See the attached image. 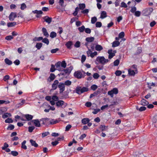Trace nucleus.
<instances>
[{
    "label": "nucleus",
    "instance_id": "59",
    "mask_svg": "<svg viewBox=\"0 0 157 157\" xmlns=\"http://www.w3.org/2000/svg\"><path fill=\"white\" fill-rule=\"evenodd\" d=\"M102 24L100 22H97L96 23V27L100 28Z\"/></svg>",
    "mask_w": 157,
    "mask_h": 157
},
{
    "label": "nucleus",
    "instance_id": "18",
    "mask_svg": "<svg viewBox=\"0 0 157 157\" xmlns=\"http://www.w3.org/2000/svg\"><path fill=\"white\" fill-rule=\"evenodd\" d=\"M30 142L32 146L35 147H37L38 146V144L36 143L35 140L31 139L30 140Z\"/></svg>",
    "mask_w": 157,
    "mask_h": 157
},
{
    "label": "nucleus",
    "instance_id": "25",
    "mask_svg": "<svg viewBox=\"0 0 157 157\" xmlns=\"http://www.w3.org/2000/svg\"><path fill=\"white\" fill-rule=\"evenodd\" d=\"M55 65L57 69L59 71H61L60 66H61V62H58Z\"/></svg>",
    "mask_w": 157,
    "mask_h": 157
},
{
    "label": "nucleus",
    "instance_id": "56",
    "mask_svg": "<svg viewBox=\"0 0 157 157\" xmlns=\"http://www.w3.org/2000/svg\"><path fill=\"white\" fill-rule=\"evenodd\" d=\"M67 66L66 63L65 61H63L61 62V66L64 68H65Z\"/></svg>",
    "mask_w": 157,
    "mask_h": 157
},
{
    "label": "nucleus",
    "instance_id": "35",
    "mask_svg": "<svg viewBox=\"0 0 157 157\" xmlns=\"http://www.w3.org/2000/svg\"><path fill=\"white\" fill-rule=\"evenodd\" d=\"M110 51H108V52L109 54L108 58L109 59H111L115 56V54L113 53H112V52H110Z\"/></svg>",
    "mask_w": 157,
    "mask_h": 157
},
{
    "label": "nucleus",
    "instance_id": "22",
    "mask_svg": "<svg viewBox=\"0 0 157 157\" xmlns=\"http://www.w3.org/2000/svg\"><path fill=\"white\" fill-rule=\"evenodd\" d=\"M148 104V102L144 99H142L141 101V104L145 106Z\"/></svg>",
    "mask_w": 157,
    "mask_h": 157
},
{
    "label": "nucleus",
    "instance_id": "14",
    "mask_svg": "<svg viewBox=\"0 0 157 157\" xmlns=\"http://www.w3.org/2000/svg\"><path fill=\"white\" fill-rule=\"evenodd\" d=\"M42 32L43 34L44 35L48 37L49 36V35L48 33V32L46 29L44 27H43L42 29Z\"/></svg>",
    "mask_w": 157,
    "mask_h": 157
},
{
    "label": "nucleus",
    "instance_id": "12",
    "mask_svg": "<svg viewBox=\"0 0 157 157\" xmlns=\"http://www.w3.org/2000/svg\"><path fill=\"white\" fill-rule=\"evenodd\" d=\"M41 121H42V124L47 125L50 123V119L48 118H43L40 120Z\"/></svg>",
    "mask_w": 157,
    "mask_h": 157
},
{
    "label": "nucleus",
    "instance_id": "13",
    "mask_svg": "<svg viewBox=\"0 0 157 157\" xmlns=\"http://www.w3.org/2000/svg\"><path fill=\"white\" fill-rule=\"evenodd\" d=\"M35 126L39 127L40 126V124L39 121L38 119H35L32 120Z\"/></svg>",
    "mask_w": 157,
    "mask_h": 157
},
{
    "label": "nucleus",
    "instance_id": "46",
    "mask_svg": "<svg viewBox=\"0 0 157 157\" xmlns=\"http://www.w3.org/2000/svg\"><path fill=\"white\" fill-rule=\"evenodd\" d=\"M74 143L75 144H76L77 143V142L74 139H73L72 141H71L68 144V146L69 147L71 146Z\"/></svg>",
    "mask_w": 157,
    "mask_h": 157
},
{
    "label": "nucleus",
    "instance_id": "44",
    "mask_svg": "<svg viewBox=\"0 0 157 157\" xmlns=\"http://www.w3.org/2000/svg\"><path fill=\"white\" fill-rule=\"evenodd\" d=\"M97 21V17H94L91 18V23L94 24L95 23V22Z\"/></svg>",
    "mask_w": 157,
    "mask_h": 157
},
{
    "label": "nucleus",
    "instance_id": "8",
    "mask_svg": "<svg viewBox=\"0 0 157 157\" xmlns=\"http://www.w3.org/2000/svg\"><path fill=\"white\" fill-rule=\"evenodd\" d=\"M59 83V82L58 80H55L52 86V90H56L58 87Z\"/></svg>",
    "mask_w": 157,
    "mask_h": 157
},
{
    "label": "nucleus",
    "instance_id": "32",
    "mask_svg": "<svg viewBox=\"0 0 157 157\" xmlns=\"http://www.w3.org/2000/svg\"><path fill=\"white\" fill-rule=\"evenodd\" d=\"M94 37H89L86 38V41L89 42H91L94 41Z\"/></svg>",
    "mask_w": 157,
    "mask_h": 157
},
{
    "label": "nucleus",
    "instance_id": "55",
    "mask_svg": "<svg viewBox=\"0 0 157 157\" xmlns=\"http://www.w3.org/2000/svg\"><path fill=\"white\" fill-rule=\"evenodd\" d=\"M122 74L121 71L119 70H117L115 72V74L117 76H120Z\"/></svg>",
    "mask_w": 157,
    "mask_h": 157
},
{
    "label": "nucleus",
    "instance_id": "15",
    "mask_svg": "<svg viewBox=\"0 0 157 157\" xmlns=\"http://www.w3.org/2000/svg\"><path fill=\"white\" fill-rule=\"evenodd\" d=\"M73 43L72 41H69L67 42L65 44L67 48L69 49L71 48V46L72 45Z\"/></svg>",
    "mask_w": 157,
    "mask_h": 157
},
{
    "label": "nucleus",
    "instance_id": "11",
    "mask_svg": "<svg viewBox=\"0 0 157 157\" xmlns=\"http://www.w3.org/2000/svg\"><path fill=\"white\" fill-rule=\"evenodd\" d=\"M128 74L129 75L131 76H134L136 74L138 73V71H136L133 70L128 69Z\"/></svg>",
    "mask_w": 157,
    "mask_h": 157
},
{
    "label": "nucleus",
    "instance_id": "28",
    "mask_svg": "<svg viewBox=\"0 0 157 157\" xmlns=\"http://www.w3.org/2000/svg\"><path fill=\"white\" fill-rule=\"evenodd\" d=\"M79 8L81 10H83L86 7V6L84 3L79 4L78 5Z\"/></svg>",
    "mask_w": 157,
    "mask_h": 157
},
{
    "label": "nucleus",
    "instance_id": "42",
    "mask_svg": "<svg viewBox=\"0 0 157 157\" xmlns=\"http://www.w3.org/2000/svg\"><path fill=\"white\" fill-rule=\"evenodd\" d=\"M5 122L6 123H12L13 122V121L11 118H8L5 120Z\"/></svg>",
    "mask_w": 157,
    "mask_h": 157
},
{
    "label": "nucleus",
    "instance_id": "21",
    "mask_svg": "<svg viewBox=\"0 0 157 157\" xmlns=\"http://www.w3.org/2000/svg\"><path fill=\"white\" fill-rule=\"evenodd\" d=\"M95 49L97 51H100L103 49V48L101 45L98 44L95 46Z\"/></svg>",
    "mask_w": 157,
    "mask_h": 157
},
{
    "label": "nucleus",
    "instance_id": "36",
    "mask_svg": "<svg viewBox=\"0 0 157 157\" xmlns=\"http://www.w3.org/2000/svg\"><path fill=\"white\" fill-rule=\"evenodd\" d=\"M56 33L55 32H52L51 33L50 36L51 38H53L56 37Z\"/></svg>",
    "mask_w": 157,
    "mask_h": 157
},
{
    "label": "nucleus",
    "instance_id": "31",
    "mask_svg": "<svg viewBox=\"0 0 157 157\" xmlns=\"http://www.w3.org/2000/svg\"><path fill=\"white\" fill-rule=\"evenodd\" d=\"M16 24V23L15 22H9L7 24V25L8 27H13Z\"/></svg>",
    "mask_w": 157,
    "mask_h": 157
},
{
    "label": "nucleus",
    "instance_id": "51",
    "mask_svg": "<svg viewBox=\"0 0 157 157\" xmlns=\"http://www.w3.org/2000/svg\"><path fill=\"white\" fill-rule=\"evenodd\" d=\"M9 147L8 144L6 143H5L4 144L3 147H2V149L3 150H5Z\"/></svg>",
    "mask_w": 157,
    "mask_h": 157
},
{
    "label": "nucleus",
    "instance_id": "41",
    "mask_svg": "<svg viewBox=\"0 0 157 157\" xmlns=\"http://www.w3.org/2000/svg\"><path fill=\"white\" fill-rule=\"evenodd\" d=\"M42 42L46 44L47 45H48L49 43V40L47 38H45L44 39H43Z\"/></svg>",
    "mask_w": 157,
    "mask_h": 157
},
{
    "label": "nucleus",
    "instance_id": "17",
    "mask_svg": "<svg viewBox=\"0 0 157 157\" xmlns=\"http://www.w3.org/2000/svg\"><path fill=\"white\" fill-rule=\"evenodd\" d=\"M64 103L63 101L60 100L56 103V105L58 107H61L63 105Z\"/></svg>",
    "mask_w": 157,
    "mask_h": 157
},
{
    "label": "nucleus",
    "instance_id": "7",
    "mask_svg": "<svg viewBox=\"0 0 157 157\" xmlns=\"http://www.w3.org/2000/svg\"><path fill=\"white\" fill-rule=\"evenodd\" d=\"M58 87L59 88V93L60 94L62 93L65 90V86L63 83L59 82L58 85Z\"/></svg>",
    "mask_w": 157,
    "mask_h": 157
},
{
    "label": "nucleus",
    "instance_id": "10",
    "mask_svg": "<svg viewBox=\"0 0 157 157\" xmlns=\"http://www.w3.org/2000/svg\"><path fill=\"white\" fill-rule=\"evenodd\" d=\"M44 21L46 22L48 24H50L52 21V18L51 17H49L48 16H45L43 18Z\"/></svg>",
    "mask_w": 157,
    "mask_h": 157
},
{
    "label": "nucleus",
    "instance_id": "27",
    "mask_svg": "<svg viewBox=\"0 0 157 157\" xmlns=\"http://www.w3.org/2000/svg\"><path fill=\"white\" fill-rule=\"evenodd\" d=\"M146 107L144 106H141L140 108H139V107L137 106H136V109L137 110H139L140 111H144L146 109Z\"/></svg>",
    "mask_w": 157,
    "mask_h": 157
},
{
    "label": "nucleus",
    "instance_id": "6",
    "mask_svg": "<svg viewBox=\"0 0 157 157\" xmlns=\"http://www.w3.org/2000/svg\"><path fill=\"white\" fill-rule=\"evenodd\" d=\"M118 90L117 88H113L112 90L109 91L108 94L109 95H110L111 97L113 98V94H118Z\"/></svg>",
    "mask_w": 157,
    "mask_h": 157
},
{
    "label": "nucleus",
    "instance_id": "57",
    "mask_svg": "<svg viewBox=\"0 0 157 157\" xmlns=\"http://www.w3.org/2000/svg\"><path fill=\"white\" fill-rule=\"evenodd\" d=\"M91 89L93 90H95L98 88V86L95 84L92 85L91 86Z\"/></svg>",
    "mask_w": 157,
    "mask_h": 157
},
{
    "label": "nucleus",
    "instance_id": "19",
    "mask_svg": "<svg viewBox=\"0 0 157 157\" xmlns=\"http://www.w3.org/2000/svg\"><path fill=\"white\" fill-rule=\"evenodd\" d=\"M25 116L27 120L28 121L31 120L33 117V116L32 115L29 114L25 115Z\"/></svg>",
    "mask_w": 157,
    "mask_h": 157
},
{
    "label": "nucleus",
    "instance_id": "3",
    "mask_svg": "<svg viewBox=\"0 0 157 157\" xmlns=\"http://www.w3.org/2000/svg\"><path fill=\"white\" fill-rule=\"evenodd\" d=\"M73 75L75 78L77 79H80L84 77L86 75V72L83 71L79 70L75 71Z\"/></svg>",
    "mask_w": 157,
    "mask_h": 157
},
{
    "label": "nucleus",
    "instance_id": "30",
    "mask_svg": "<svg viewBox=\"0 0 157 157\" xmlns=\"http://www.w3.org/2000/svg\"><path fill=\"white\" fill-rule=\"evenodd\" d=\"M157 118V117H154L153 119V122L154 125L155 127H157V120L156 119Z\"/></svg>",
    "mask_w": 157,
    "mask_h": 157
},
{
    "label": "nucleus",
    "instance_id": "43",
    "mask_svg": "<svg viewBox=\"0 0 157 157\" xmlns=\"http://www.w3.org/2000/svg\"><path fill=\"white\" fill-rule=\"evenodd\" d=\"M85 27L84 25H82L81 27H79L78 28V30L81 33L83 32L84 30H85Z\"/></svg>",
    "mask_w": 157,
    "mask_h": 157
},
{
    "label": "nucleus",
    "instance_id": "23",
    "mask_svg": "<svg viewBox=\"0 0 157 157\" xmlns=\"http://www.w3.org/2000/svg\"><path fill=\"white\" fill-rule=\"evenodd\" d=\"M107 13L105 11H102L101 12L100 16V18L103 19L107 17Z\"/></svg>",
    "mask_w": 157,
    "mask_h": 157
},
{
    "label": "nucleus",
    "instance_id": "38",
    "mask_svg": "<svg viewBox=\"0 0 157 157\" xmlns=\"http://www.w3.org/2000/svg\"><path fill=\"white\" fill-rule=\"evenodd\" d=\"M42 44L41 43H38L36 44V47L38 50L40 49L42 47Z\"/></svg>",
    "mask_w": 157,
    "mask_h": 157
},
{
    "label": "nucleus",
    "instance_id": "48",
    "mask_svg": "<svg viewBox=\"0 0 157 157\" xmlns=\"http://www.w3.org/2000/svg\"><path fill=\"white\" fill-rule=\"evenodd\" d=\"M80 43L79 41H77L74 44V46L77 48L80 47Z\"/></svg>",
    "mask_w": 157,
    "mask_h": 157
},
{
    "label": "nucleus",
    "instance_id": "2",
    "mask_svg": "<svg viewBox=\"0 0 157 157\" xmlns=\"http://www.w3.org/2000/svg\"><path fill=\"white\" fill-rule=\"evenodd\" d=\"M73 69V67L72 66H70L68 68L63 69L61 70L60 73L58 74V75L59 76H63V77H67V75L68 76L71 73V71Z\"/></svg>",
    "mask_w": 157,
    "mask_h": 157
},
{
    "label": "nucleus",
    "instance_id": "33",
    "mask_svg": "<svg viewBox=\"0 0 157 157\" xmlns=\"http://www.w3.org/2000/svg\"><path fill=\"white\" fill-rule=\"evenodd\" d=\"M130 69L133 70H134L136 71H138L137 66L136 64H133L130 67Z\"/></svg>",
    "mask_w": 157,
    "mask_h": 157
},
{
    "label": "nucleus",
    "instance_id": "45",
    "mask_svg": "<svg viewBox=\"0 0 157 157\" xmlns=\"http://www.w3.org/2000/svg\"><path fill=\"white\" fill-rule=\"evenodd\" d=\"M10 154L13 156H17L18 154V152L16 151H12L11 152Z\"/></svg>",
    "mask_w": 157,
    "mask_h": 157
},
{
    "label": "nucleus",
    "instance_id": "52",
    "mask_svg": "<svg viewBox=\"0 0 157 157\" xmlns=\"http://www.w3.org/2000/svg\"><path fill=\"white\" fill-rule=\"evenodd\" d=\"M119 37L120 38H122L124 36V32H121L119 34Z\"/></svg>",
    "mask_w": 157,
    "mask_h": 157
},
{
    "label": "nucleus",
    "instance_id": "34",
    "mask_svg": "<svg viewBox=\"0 0 157 157\" xmlns=\"http://www.w3.org/2000/svg\"><path fill=\"white\" fill-rule=\"evenodd\" d=\"M107 126H105L104 125H101L99 127V128L102 131H103L106 130V128H107Z\"/></svg>",
    "mask_w": 157,
    "mask_h": 157
},
{
    "label": "nucleus",
    "instance_id": "60",
    "mask_svg": "<svg viewBox=\"0 0 157 157\" xmlns=\"http://www.w3.org/2000/svg\"><path fill=\"white\" fill-rule=\"evenodd\" d=\"M34 126H29L28 128V131L30 132H32L33 130L35 129Z\"/></svg>",
    "mask_w": 157,
    "mask_h": 157
},
{
    "label": "nucleus",
    "instance_id": "29",
    "mask_svg": "<svg viewBox=\"0 0 157 157\" xmlns=\"http://www.w3.org/2000/svg\"><path fill=\"white\" fill-rule=\"evenodd\" d=\"M26 143V141L25 140L21 143V147L25 150L27 148V146L25 145Z\"/></svg>",
    "mask_w": 157,
    "mask_h": 157
},
{
    "label": "nucleus",
    "instance_id": "50",
    "mask_svg": "<svg viewBox=\"0 0 157 157\" xmlns=\"http://www.w3.org/2000/svg\"><path fill=\"white\" fill-rule=\"evenodd\" d=\"M49 134H50V133L48 132H43L42 133V137L43 138L44 137L47 136L48 135H49Z\"/></svg>",
    "mask_w": 157,
    "mask_h": 157
},
{
    "label": "nucleus",
    "instance_id": "54",
    "mask_svg": "<svg viewBox=\"0 0 157 157\" xmlns=\"http://www.w3.org/2000/svg\"><path fill=\"white\" fill-rule=\"evenodd\" d=\"M55 70L56 69L55 68V66L53 64H52L51 65V67L50 69V72H53L55 71Z\"/></svg>",
    "mask_w": 157,
    "mask_h": 157
},
{
    "label": "nucleus",
    "instance_id": "53",
    "mask_svg": "<svg viewBox=\"0 0 157 157\" xmlns=\"http://www.w3.org/2000/svg\"><path fill=\"white\" fill-rule=\"evenodd\" d=\"M99 77V75L98 73H94L93 75V78L95 79L98 78Z\"/></svg>",
    "mask_w": 157,
    "mask_h": 157
},
{
    "label": "nucleus",
    "instance_id": "64",
    "mask_svg": "<svg viewBox=\"0 0 157 157\" xmlns=\"http://www.w3.org/2000/svg\"><path fill=\"white\" fill-rule=\"evenodd\" d=\"M59 99L58 97L56 95L53 96L52 97V99L55 101H57Z\"/></svg>",
    "mask_w": 157,
    "mask_h": 157
},
{
    "label": "nucleus",
    "instance_id": "40",
    "mask_svg": "<svg viewBox=\"0 0 157 157\" xmlns=\"http://www.w3.org/2000/svg\"><path fill=\"white\" fill-rule=\"evenodd\" d=\"M56 78L55 75L53 73H51L49 78L50 79L51 81L53 80Z\"/></svg>",
    "mask_w": 157,
    "mask_h": 157
},
{
    "label": "nucleus",
    "instance_id": "1",
    "mask_svg": "<svg viewBox=\"0 0 157 157\" xmlns=\"http://www.w3.org/2000/svg\"><path fill=\"white\" fill-rule=\"evenodd\" d=\"M109 61V60L108 59H105L104 56H98L96 58L94 62L97 65L101 64L102 65H104Z\"/></svg>",
    "mask_w": 157,
    "mask_h": 157
},
{
    "label": "nucleus",
    "instance_id": "4",
    "mask_svg": "<svg viewBox=\"0 0 157 157\" xmlns=\"http://www.w3.org/2000/svg\"><path fill=\"white\" fill-rule=\"evenodd\" d=\"M75 90L76 93L78 94H80L84 92L88 91V89L86 87L82 88L81 86H78L76 88Z\"/></svg>",
    "mask_w": 157,
    "mask_h": 157
},
{
    "label": "nucleus",
    "instance_id": "63",
    "mask_svg": "<svg viewBox=\"0 0 157 157\" xmlns=\"http://www.w3.org/2000/svg\"><path fill=\"white\" fill-rule=\"evenodd\" d=\"M141 14V12L139 11H136L135 13V15L136 16L138 17H139Z\"/></svg>",
    "mask_w": 157,
    "mask_h": 157
},
{
    "label": "nucleus",
    "instance_id": "37",
    "mask_svg": "<svg viewBox=\"0 0 157 157\" xmlns=\"http://www.w3.org/2000/svg\"><path fill=\"white\" fill-rule=\"evenodd\" d=\"M71 82L69 80H67L65 81L64 83V86H69L71 85Z\"/></svg>",
    "mask_w": 157,
    "mask_h": 157
},
{
    "label": "nucleus",
    "instance_id": "39",
    "mask_svg": "<svg viewBox=\"0 0 157 157\" xmlns=\"http://www.w3.org/2000/svg\"><path fill=\"white\" fill-rule=\"evenodd\" d=\"M11 116L10 113H6L4 114L2 116V117L3 118H6L9 117H10Z\"/></svg>",
    "mask_w": 157,
    "mask_h": 157
},
{
    "label": "nucleus",
    "instance_id": "16",
    "mask_svg": "<svg viewBox=\"0 0 157 157\" xmlns=\"http://www.w3.org/2000/svg\"><path fill=\"white\" fill-rule=\"evenodd\" d=\"M90 121V120L88 118H84L82 120V123L84 124H86L88 123Z\"/></svg>",
    "mask_w": 157,
    "mask_h": 157
},
{
    "label": "nucleus",
    "instance_id": "49",
    "mask_svg": "<svg viewBox=\"0 0 157 157\" xmlns=\"http://www.w3.org/2000/svg\"><path fill=\"white\" fill-rule=\"evenodd\" d=\"M14 125L10 124L8 127L7 129L8 130H12L14 128Z\"/></svg>",
    "mask_w": 157,
    "mask_h": 157
},
{
    "label": "nucleus",
    "instance_id": "5",
    "mask_svg": "<svg viewBox=\"0 0 157 157\" xmlns=\"http://www.w3.org/2000/svg\"><path fill=\"white\" fill-rule=\"evenodd\" d=\"M153 10L151 8H147L142 11V13L144 16H148L151 14Z\"/></svg>",
    "mask_w": 157,
    "mask_h": 157
},
{
    "label": "nucleus",
    "instance_id": "9",
    "mask_svg": "<svg viewBox=\"0 0 157 157\" xmlns=\"http://www.w3.org/2000/svg\"><path fill=\"white\" fill-rule=\"evenodd\" d=\"M17 17L16 13L11 12L9 16V19L10 21H13Z\"/></svg>",
    "mask_w": 157,
    "mask_h": 157
},
{
    "label": "nucleus",
    "instance_id": "20",
    "mask_svg": "<svg viewBox=\"0 0 157 157\" xmlns=\"http://www.w3.org/2000/svg\"><path fill=\"white\" fill-rule=\"evenodd\" d=\"M120 44V42L119 41H115L112 43V46L113 47H115L118 46Z\"/></svg>",
    "mask_w": 157,
    "mask_h": 157
},
{
    "label": "nucleus",
    "instance_id": "26",
    "mask_svg": "<svg viewBox=\"0 0 157 157\" xmlns=\"http://www.w3.org/2000/svg\"><path fill=\"white\" fill-rule=\"evenodd\" d=\"M59 121H58L57 120H55L54 119H52L50 120V124H56L59 122Z\"/></svg>",
    "mask_w": 157,
    "mask_h": 157
},
{
    "label": "nucleus",
    "instance_id": "61",
    "mask_svg": "<svg viewBox=\"0 0 157 157\" xmlns=\"http://www.w3.org/2000/svg\"><path fill=\"white\" fill-rule=\"evenodd\" d=\"M120 63V61L118 59H116L113 62L114 65V66H117Z\"/></svg>",
    "mask_w": 157,
    "mask_h": 157
},
{
    "label": "nucleus",
    "instance_id": "58",
    "mask_svg": "<svg viewBox=\"0 0 157 157\" xmlns=\"http://www.w3.org/2000/svg\"><path fill=\"white\" fill-rule=\"evenodd\" d=\"M26 8V6L25 4L24 3H23L21 5V9L23 10Z\"/></svg>",
    "mask_w": 157,
    "mask_h": 157
},
{
    "label": "nucleus",
    "instance_id": "24",
    "mask_svg": "<svg viewBox=\"0 0 157 157\" xmlns=\"http://www.w3.org/2000/svg\"><path fill=\"white\" fill-rule=\"evenodd\" d=\"M4 61L6 63L9 65H10L12 63V61L7 58H6Z\"/></svg>",
    "mask_w": 157,
    "mask_h": 157
},
{
    "label": "nucleus",
    "instance_id": "47",
    "mask_svg": "<svg viewBox=\"0 0 157 157\" xmlns=\"http://www.w3.org/2000/svg\"><path fill=\"white\" fill-rule=\"evenodd\" d=\"M13 36L12 35H9L5 37V39L8 40H11L13 39Z\"/></svg>",
    "mask_w": 157,
    "mask_h": 157
},
{
    "label": "nucleus",
    "instance_id": "62",
    "mask_svg": "<svg viewBox=\"0 0 157 157\" xmlns=\"http://www.w3.org/2000/svg\"><path fill=\"white\" fill-rule=\"evenodd\" d=\"M121 7L127 8V6L124 2H122L121 3Z\"/></svg>",
    "mask_w": 157,
    "mask_h": 157
}]
</instances>
